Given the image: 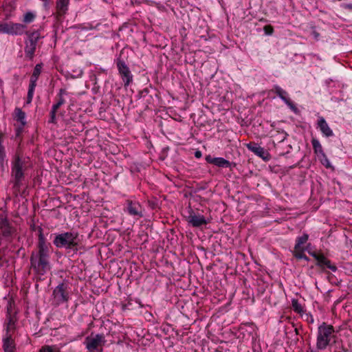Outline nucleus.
Here are the masks:
<instances>
[{"label":"nucleus","mask_w":352,"mask_h":352,"mask_svg":"<svg viewBox=\"0 0 352 352\" xmlns=\"http://www.w3.org/2000/svg\"><path fill=\"white\" fill-rule=\"evenodd\" d=\"M295 332H296V334H298V330L297 328L295 329Z\"/></svg>","instance_id":"38"},{"label":"nucleus","mask_w":352,"mask_h":352,"mask_svg":"<svg viewBox=\"0 0 352 352\" xmlns=\"http://www.w3.org/2000/svg\"><path fill=\"white\" fill-rule=\"evenodd\" d=\"M316 265L323 271L326 269H329L332 272H335L338 269L336 265L332 264L331 261L326 258L324 254L320 256L319 261L316 263Z\"/></svg>","instance_id":"18"},{"label":"nucleus","mask_w":352,"mask_h":352,"mask_svg":"<svg viewBox=\"0 0 352 352\" xmlns=\"http://www.w3.org/2000/svg\"><path fill=\"white\" fill-rule=\"evenodd\" d=\"M57 110H54L53 108H52L50 111V119L49 120V122L51 123H55L56 122V113Z\"/></svg>","instance_id":"31"},{"label":"nucleus","mask_w":352,"mask_h":352,"mask_svg":"<svg viewBox=\"0 0 352 352\" xmlns=\"http://www.w3.org/2000/svg\"><path fill=\"white\" fill-rule=\"evenodd\" d=\"M186 220L190 226L195 228L201 227L208 223V221L204 215L195 213L190 207L188 210V215L186 216Z\"/></svg>","instance_id":"10"},{"label":"nucleus","mask_w":352,"mask_h":352,"mask_svg":"<svg viewBox=\"0 0 352 352\" xmlns=\"http://www.w3.org/2000/svg\"><path fill=\"white\" fill-rule=\"evenodd\" d=\"M124 210L130 216H132L138 219L143 217L144 216V209L142 206L137 201L127 199L125 202Z\"/></svg>","instance_id":"8"},{"label":"nucleus","mask_w":352,"mask_h":352,"mask_svg":"<svg viewBox=\"0 0 352 352\" xmlns=\"http://www.w3.org/2000/svg\"><path fill=\"white\" fill-rule=\"evenodd\" d=\"M214 165L221 168H230L231 163L223 157H215Z\"/></svg>","instance_id":"24"},{"label":"nucleus","mask_w":352,"mask_h":352,"mask_svg":"<svg viewBox=\"0 0 352 352\" xmlns=\"http://www.w3.org/2000/svg\"><path fill=\"white\" fill-rule=\"evenodd\" d=\"M28 41L25 42V54L30 59H32L36 49L37 43L41 37L38 31L27 33Z\"/></svg>","instance_id":"7"},{"label":"nucleus","mask_w":352,"mask_h":352,"mask_svg":"<svg viewBox=\"0 0 352 352\" xmlns=\"http://www.w3.org/2000/svg\"><path fill=\"white\" fill-rule=\"evenodd\" d=\"M36 18V14L32 12H27L23 19V22L25 23H32Z\"/></svg>","instance_id":"25"},{"label":"nucleus","mask_w":352,"mask_h":352,"mask_svg":"<svg viewBox=\"0 0 352 352\" xmlns=\"http://www.w3.org/2000/svg\"><path fill=\"white\" fill-rule=\"evenodd\" d=\"M54 301L56 305L68 300L67 285L64 283L59 284L53 291Z\"/></svg>","instance_id":"12"},{"label":"nucleus","mask_w":352,"mask_h":352,"mask_svg":"<svg viewBox=\"0 0 352 352\" xmlns=\"http://www.w3.org/2000/svg\"><path fill=\"white\" fill-rule=\"evenodd\" d=\"M68 92L65 89H60L59 91V93L58 94V102L54 104L52 108L54 109V110H58L61 105H63L65 100L64 99V96L67 95Z\"/></svg>","instance_id":"21"},{"label":"nucleus","mask_w":352,"mask_h":352,"mask_svg":"<svg viewBox=\"0 0 352 352\" xmlns=\"http://www.w3.org/2000/svg\"><path fill=\"white\" fill-rule=\"evenodd\" d=\"M318 128L325 137H331L333 135V132L329 127L327 121L323 117H320L317 122Z\"/></svg>","instance_id":"17"},{"label":"nucleus","mask_w":352,"mask_h":352,"mask_svg":"<svg viewBox=\"0 0 352 352\" xmlns=\"http://www.w3.org/2000/svg\"><path fill=\"white\" fill-rule=\"evenodd\" d=\"M271 91L274 92L293 111L296 112L297 108L288 96V93L278 85H274Z\"/></svg>","instance_id":"13"},{"label":"nucleus","mask_w":352,"mask_h":352,"mask_svg":"<svg viewBox=\"0 0 352 352\" xmlns=\"http://www.w3.org/2000/svg\"><path fill=\"white\" fill-rule=\"evenodd\" d=\"M335 330L332 325L322 322L318 328L316 348L318 350L325 349L335 338Z\"/></svg>","instance_id":"4"},{"label":"nucleus","mask_w":352,"mask_h":352,"mask_svg":"<svg viewBox=\"0 0 352 352\" xmlns=\"http://www.w3.org/2000/svg\"><path fill=\"white\" fill-rule=\"evenodd\" d=\"M53 243L58 248L76 249L79 244V234L76 231H71L57 234Z\"/></svg>","instance_id":"3"},{"label":"nucleus","mask_w":352,"mask_h":352,"mask_svg":"<svg viewBox=\"0 0 352 352\" xmlns=\"http://www.w3.org/2000/svg\"><path fill=\"white\" fill-rule=\"evenodd\" d=\"M292 305L294 311L298 314H302L303 312L302 306L298 302V300L292 299Z\"/></svg>","instance_id":"26"},{"label":"nucleus","mask_w":352,"mask_h":352,"mask_svg":"<svg viewBox=\"0 0 352 352\" xmlns=\"http://www.w3.org/2000/svg\"><path fill=\"white\" fill-rule=\"evenodd\" d=\"M343 7L349 10H352V4H345Z\"/></svg>","instance_id":"36"},{"label":"nucleus","mask_w":352,"mask_h":352,"mask_svg":"<svg viewBox=\"0 0 352 352\" xmlns=\"http://www.w3.org/2000/svg\"><path fill=\"white\" fill-rule=\"evenodd\" d=\"M195 155L196 157L199 158L201 156V151H196Z\"/></svg>","instance_id":"37"},{"label":"nucleus","mask_w":352,"mask_h":352,"mask_svg":"<svg viewBox=\"0 0 352 352\" xmlns=\"http://www.w3.org/2000/svg\"><path fill=\"white\" fill-rule=\"evenodd\" d=\"M311 144L314 148V153L317 155L318 157H320V155L322 153H324L321 144L320 143L319 140L316 138H312L311 140Z\"/></svg>","instance_id":"23"},{"label":"nucleus","mask_w":352,"mask_h":352,"mask_svg":"<svg viewBox=\"0 0 352 352\" xmlns=\"http://www.w3.org/2000/svg\"><path fill=\"white\" fill-rule=\"evenodd\" d=\"M38 352H59L55 346L45 345L41 348Z\"/></svg>","instance_id":"29"},{"label":"nucleus","mask_w":352,"mask_h":352,"mask_svg":"<svg viewBox=\"0 0 352 352\" xmlns=\"http://www.w3.org/2000/svg\"><path fill=\"white\" fill-rule=\"evenodd\" d=\"M16 311L12 307V304H9L7 307L6 322V336L3 338V349L5 352H14V346L12 345V336L10 331L15 328V322H16Z\"/></svg>","instance_id":"2"},{"label":"nucleus","mask_w":352,"mask_h":352,"mask_svg":"<svg viewBox=\"0 0 352 352\" xmlns=\"http://www.w3.org/2000/svg\"><path fill=\"white\" fill-rule=\"evenodd\" d=\"M38 254H49L48 244L46 243L45 239L43 234V230L38 228Z\"/></svg>","instance_id":"16"},{"label":"nucleus","mask_w":352,"mask_h":352,"mask_svg":"<svg viewBox=\"0 0 352 352\" xmlns=\"http://www.w3.org/2000/svg\"><path fill=\"white\" fill-rule=\"evenodd\" d=\"M215 160V157H213L210 155H207L206 157V161L209 163V164H214V161Z\"/></svg>","instance_id":"34"},{"label":"nucleus","mask_w":352,"mask_h":352,"mask_svg":"<svg viewBox=\"0 0 352 352\" xmlns=\"http://www.w3.org/2000/svg\"><path fill=\"white\" fill-rule=\"evenodd\" d=\"M117 67L124 82V86H128L133 80V75L131 74L129 68L126 65L125 62L120 58L117 60Z\"/></svg>","instance_id":"11"},{"label":"nucleus","mask_w":352,"mask_h":352,"mask_svg":"<svg viewBox=\"0 0 352 352\" xmlns=\"http://www.w3.org/2000/svg\"><path fill=\"white\" fill-rule=\"evenodd\" d=\"M308 252L311 256H312L316 260L317 262L319 261L320 256L322 255V254H318L316 252L309 251Z\"/></svg>","instance_id":"33"},{"label":"nucleus","mask_w":352,"mask_h":352,"mask_svg":"<svg viewBox=\"0 0 352 352\" xmlns=\"http://www.w3.org/2000/svg\"><path fill=\"white\" fill-rule=\"evenodd\" d=\"M313 35H314V38H315L316 40H318V37H319V36H320L319 33H318V32H316V31H314V32H313Z\"/></svg>","instance_id":"35"},{"label":"nucleus","mask_w":352,"mask_h":352,"mask_svg":"<svg viewBox=\"0 0 352 352\" xmlns=\"http://www.w3.org/2000/svg\"><path fill=\"white\" fill-rule=\"evenodd\" d=\"M321 164L324 166L326 168H330L331 167V163L326 155L325 153H322L320 157H318Z\"/></svg>","instance_id":"28"},{"label":"nucleus","mask_w":352,"mask_h":352,"mask_svg":"<svg viewBox=\"0 0 352 352\" xmlns=\"http://www.w3.org/2000/svg\"><path fill=\"white\" fill-rule=\"evenodd\" d=\"M69 0H56V10L59 15L65 14L68 9Z\"/></svg>","instance_id":"20"},{"label":"nucleus","mask_w":352,"mask_h":352,"mask_svg":"<svg viewBox=\"0 0 352 352\" xmlns=\"http://www.w3.org/2000/svg\"><path fill=\"white\" fill-rule=\"evenodd\" d=\"M43 65L42 63L36 64L34 67L33 73L30 77V85L28 87V96H27V104H30L32 102L34 89L36 86V82L38 78L41 73Z\"/></svg>","instance_id":"9"},{"label":"nucleus","mask_w":352,"mask_h":352,"mask_svg":"<svg viewBox=\"0 0 352 352\" xmlns=\"http://www.w3.org/2000/svg\"><path fill=\"white\" fill-rule=\"evenodd\" d=\"M305 250V249L294 250V256L298 259H304L305 261H309V258L304 254Z\"/></svg>","instance_id":"27"},{"label":"nucleus","mask_w":352,"mask_h":352,"mask_svg":"<svg viewBox=\"0 0 352 352\" xmlns=\"http://www.w3.org/2000/svg\"><path fill=\"white\" fill-rule=\"evenodd\" d=\"M16 119L17 120L20 121L21 122H22L23 124H24V120L25 118V113L21 111L20 109H16Z\"/></svg>","instance_id":"30"},{"label":"nucleus","mask_w":352,"mask_h":352,"mask_svg":"<svg viewBox=\"0 0 352 352\" xmlns=\"http://www.w3.org/2000/svg\"><path fill=\"white\" fill-rule=\"evenodd\" d=\"M32 267L40 275L50 270L49 254L32 253L30 258Z\"/></svg>","instance_id":"5"},{"label":"nucleus","mask_w":352,"mask_h":352,"mask_svg":"<svg viewBox=\"0 0 352 352\" xmlns=\"http://www.w3.org/2000/svg\"><path fill=\"white\" fill-rule=\"evenodd\" d=\"M14 229L10 226L6 218H0V234L4 237L8 238L12 235Z\"/></svg>","instance_id":"15"},{"label":"nucleus","mask_w":352,"mask_h":352,"mask_svg":"<svg viewBox=\"0 0 352 352\" xmlns=\"http://www.w3.org/2000/svg\"><path fill=\"white\" fill-rule=\"evenodd\" d=\"M88 352H101V351H89Z\"/></svg>","instance_id":"39"},{"label":"nucleus","mask_w":352,"mask_h":352,"mask_svg":"<svg viewBox=\"0 0 352 352\" xmlns=\"http://www.w3.org/2000/svg\"><path fill=\"white\" fill-rule=\"evenodd\" d=\"M29 158L16 153L12 162L11 182L13 189L19 191L25 178L24 171L28 167Z\"/></svg>","instance_id":"1"},{"label":"nucleus","mask_w":352,"mask_h":352,"mask_svg":"<svg viewBox=\"0 0 352 352\" xmlns=\"http://www.w3.org/2000/svg\"><path fill=\"white\" fill-rule=\"evenodd\" d=\"M309 235L306 233L303 234L300 236L297 237L296 240V245L294 246V250L305 249L302 247V245L307 243Z\"/></svg>","instance_id":"22"},{"label":"nucleus","mask_w":352,"mask_h":352,"mask_svg":"<svg viewBox=\"0 0 352 352\" xmlns=\"http://www.w3.org/2000/svg\"><path fill=\"white\" fill-rule=\"evenodd\" d=\"M27 26L22 23H8V34L11 35H22L25 32Z\"/></svg>","instance_id":"14"},{"label":"nucleus","mask_w":352,"mask_h":352,"mask_svg":"<svg viewBox=\"0 0 352 352\" xmlns=\"http://www.w3.org/2000/svg\"><path fill=\"white\" fill-rule=\"evenodd\" d=\"M106 340L104 334L91 333L85 340L86 348L89 351H101L102 347L104 344Z\"/></svg>","instance_id":"6"},{"label":"nucleus","mask_w":352,"mask_h":352,"mask_svg":"<svg viewBox=\"0 0 352 352\" xmlns=\"http://www.w3.org/2000/svg\"><path fill=\"white\" fill-rule=\"evenodd\" d=\"M0 33L8 34V23H0Z\"/></svg>","instance_id":"32"},{"label":"nucleus","mask_w":352,"mask_h":352,"mask_svg":"<svg viewBox=\"0 0 352 352\" xmlns=\"http://www.w3.org/2000/svg\"><path fill=\"white\" fill-rule=\"evenodd\" d=\"M247 148L248 150L253 152L257 156L261 157L263 160L266 159L265 155H267V152L263 147L260 146L258 144L255 142H250L247 144Z\"/></svg>","instance_id":"19"}]
</instances>
